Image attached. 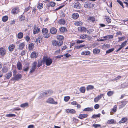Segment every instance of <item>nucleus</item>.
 Returning a JSON list of instances; mask_svg holds the SVG:
<instances>
[{"label":"nucleus","mask_w":128,"mask_h":128,"mask_svg":"<svg viewBox=\"0 0 128 128\" xmlns=\"http://www.w3.org/2000/svg\"><path fill=\"white\" fill-rule=\"evenodd\" d=\"M58 22L60 24L64 25L65 24L66 22L64 20L61 19L59 20Z\"/></svg>","instance_id":"obj_26"},{"label":"nucleus","mask_w":128,"mask_h":128,"mask_svg":"<svg viewBox=\"0 0 128 128\" xmlns=\"http://www.w3.org/2000/svg\"><path fill=\"white\" fill-rule=\"evenodd\" d=\"M50 32L52 34H55L57 32L56 29L54 27H52L51 28L50 30Z\"/></svg>","instance_id":"obj_13"},{"label":"nucleus","mask_w":128,"mask_h":128,"mask_svg":"<svg viewBox=\"0 0 128 128\" xmlns=\"http://www.w3.org/2000/svg\"><path fill=\"white\" fill-rule=\"evenodd\" d=\"M128 120V119L125 117L122 118L121 120L119 122L120 124L124 123L126 122Z\"/></svg>","instance_id":"obj_19"},{"label":"nucleus","mask_w":128,"mask_h":128,"mask_svg":"<svg viewBox=\"0 0 128 128\" xmlns=\"http://www.w3.org/2000/svg\"><path fill=\"white\" fill-rule=\"evenodd\" d=\"M34 47V45L33 44H29L28 48L30 50H32Z\"/></svg>","instance_id":"obj_37"},{"label":"nucleus","mask_w":128,"mask_h":128,"mask_svg":"<svg viewBox=\"0 0 128 128\" xmlns=\"http://www.w3.org/2000/svg\"><path fill=\"white\" fill-rule=\"evenodd\" d=\"M79 90L81 92L84 93L85 92V87H82L80 88Z\"/></svg>","instance_id":"obj_36"},{"label":"nucleus","mask_w":128,"mask_h":128,"mask_svg":"<svg viewBox=\"0 0 128 128\" xmlns=\"http://www.w3.org/2000/svg\"><path fill=\"white\" fill-rule=\"evenodd\" d=\"M29 68V67L28 65L26 66V67L24 68L23 70L25 72H27Z\"/></svg>","instance_id":"obj_57"},{"label":"nucleus","mask_w":128,"mask_h":128,"mask_svg":"<svg viewBox=\"0 0 128 128\" xmlns=\"http://www.w3.org/2000/svg\"><path fill=\"white\" fill-rule=\"evenodd\" d=\"M94 86L92 85H88L86 89L88 91L89 90H92L94 88Z\"/></svg>","instance_id":"obj_29"},{"label":"nucleus","mask_w":128,"mask_h":128,"mask_svg":"<svg viewBox=\"0 0 128 128\" xmlns=\"http://www.w3.org/2000/svg\"><path fill=\"white\" fill-rule=\"evenodd\" d=\"M100 114H94L92 116V118H99L100 117Z\"/></svg>","instance_id":"obj_34"},{"label":"nucleus","mask_w":128,"mask_h":128,"mask_svg":"<svg viewBox=\"0 0 128 128\" xmlns=\"http://www.w3.org/2000/svg\"><path fill=\"white\" fill-rule=\"evenodd\" d=\"M42 32L44 37L48 38L50 36V34L48 32V30L47 28H43L42 29Z\"/></svg>","instance_id":"obj_2"},{"label":"nucleus","mask_w":128,"mask_h":128,"mask_svg":"<svg viewBox=\"0 0 128 128\" xmlns=\"http://www.w3.org/2000/svg\"><path fill=\"white\" fill-rule=\"evenodd\" d=\"M78 29L79 31L84 32L86 31V28L84 27L80 26L78 28Z\"/></svg>","instance_id":"obj_14"},{"label":"nucleus","mask_w":128,"mask_h":128,"mask_svg":"<svg viewBox=\"0 0 128 128\" xmlns=\"http://www.w3.org/2000/svg\"><path fill=\"white\" fill-rule=\"evenodd\" d=\"M93 52L94 54H96L99 53L100 52V50L98 48H95L93 50Z\"/></svg>","instance_id":"obj_21"},{"label":"nucleus","mask_w":128,"mask_h":128,"mask_svg":"<svg viewBox=\"0 0 128 128\" xmlns=\"http://www.w3.org/2000/svg\"><path fill=\"white\" fill-rule=\"evenodd\" d=\"M25 19V17L23 15H21L20 16L19 19L21 21L24 20Z\"/></svg>","instance_id":"obj_49"},{"label":"nucleus","mask_w":128,"mask_h":128,"mask_svg":"<svg viewBox=\"0 0 128 128\" xmlns=\"http://www.w3.org/2000/svg\"><path fill=\"white\" fill-rule=\"evenodd\" d=\"M114 50V48L110 49L107 51L106 52L107 54L113 51Z\"/></svg>","instance_id":"obj_52"},{"label":"nucleus","mask_w":128,"mask_h":128,"mask_svg":"<svg viewBox=\"0 0 128 128\" xmlns=\"http://www.w3.org/2000/svg\"><path fill=\"white\" fill-rule=\"evenodd\" d=\"M103 94H101L100 95L98 96L97 97L95 98L94 99V101L96 102H97L104 96Z\"/></svg>","instance_id":"obj_10"},{"label":"nucleus","mask_w":128,"mask_h":128,"mask_svg":"<svg viewBox=\"0 0 128 128\" xmlns=\"http://www.w3.org/2000/svg\"><path fill=\"white\" fill-rule=\"evenodd\" d=\"M101 126L100 124H93L92 125V126L94 127L95 128H96L98 127H100Z\"/></svg>","instance_id":"obj_53"},{"label":"nucleus","mask_w":128,"mask_h":128,"mask_svg":"<svg viewBox=\"0 0 128 128\" xmlns=\"http://www.w3.org/2000/svg\"><path fill=\"white\" fill-rule=\"evenodd\" d=\"M88 115L87 114H80L78 117L80 119H82L87 117Z\"/></svg>","instance_id":"obj_22"},{"label":"nucleus","mask_w":128,"mask_h":128,"mask_svg":"<svg viewBox=\"0 0 128 128\" xmlns=\"http://www.w3.org/2000/svg\"><path fill=\"white\" fill-rule=\"evenodd\" d=\"M117 1L118 3H119L120 4L121 6H122V7L123 8H124V7L123 6V4L122 2L120 0H117Z\"/></svg>","instance_id":"obj_56"},{"label":"nucleus","mask_w":128,"mask_h":128,"mask_svg":"<svg viewBox=\"0 0 128 128\" xmlns=\"http://www.w3.org/2000/svg\"><path fill=\"white\" fill-rule=\"evenodd\" d=\"M6 50L4 48H0V54H1L2 56H4L6 54Z\"/></svg>","instance_id":"obj_12"},{"label":"nucleus","mask_w":128,"mask_h":128,"mask_svg":"<svg viewBox=\"0 0 128 128\" xmlns=\"http://www.w3.org/2000/svg\"><path fill=\"white\" fill-rule=\"evenodd\" d=\"M22 77V76L20 74H18L14 76L12 78L14 80H17L21 78Z\"/></svg>","instance_id":"obj_9"},{"label":"nucleus","mask_w":128,"mask_h":128,"mask_svg":"<svg viewBox=\"0 0 128 128\" xmlns=\"http://www.w3.org/2000/svg\"><path fill=\"white\" fill-rule=\"evenodd\" d=\"M36 6L38 8L41 9L43 7V5L42 3H38L36 5Z\"/></svg>","instance_id":"obj_25"},{"label":"nucleus","mask_w":128,"mask_h":128,"mask_svg":"<svg viewBox=\"0 0 128 128\" xmlns=\"http://www.w3.org/2000/svg\"><path fill=\"white\" fill-rule=\"evenodd\" d=\"M87 36V35L86 34H81L80 35L79 38L81 39H83L86 38Z\"/></svg>","instance_id":"obj_33"},{"label":"nucleus","mask_w":128,"mask_h":128,"mask_svg":"<svg viewBox=\"0 0 128 128\" xmlns=\"http://www.w3.org/2000/svg\"><path fill=\"white\" fill-rule=\"evenodd\" d=\"M92 110L91 108L88 107L84 108L83 111H90Z\"/></svg>","instance_id":"obj_43"},{"label":"nucleus","mask_w":128,"mask_h":128,"mask_svg":"<svg viewBox=\"0 0 128 128\" xmlns=\"http://www.w3.org/2000/svg\"><path fill=\"white\" fill-rule=\"evenodd\" d=\"M48 96H50L53 93V92L51 90H48Z\"/></svg>","instance_id":"obj_59"},{"label":"nucleus","mask_w":128,"mask_h":128,"mask_svg":"<svg viewBox=\"0 0 128 128\" xmlns=\"http://www.w3.org/2000/svg\"><path fill=\"white\" fill-rule=\"evenodd\" d=\"M37 63L36 62H33L32 64V68L30 69V72L32 73L35 71Z\"/></svg>","instance_id":"obj_6"},{"label":"nucleus","mask_w":128,"mask_h":128,"mask_svg":"<svg viewBox=\"0 0 128 128\" xmlns=\"http://www.w3.org/2000/svg\"><path fill=\"white\" fill-rule=\"evenodd\" d=\"M72 17L74 19H76L78 18L79 15L77 13H74L72 15Z\"/></svg>","instance_id":"obj_16"},{"label":"nucleus","mask_w":128,"mask_h":128,"mask_svg":"<svg viewBox=\"0 0 128 128\" xmlns=\"http://www.w3.org/2000/svg\"><path fill=\"white\" fill-rule=\"evenodd\" d=\"M116 106L115 105L114 106L113 108L111 110L113 112H115L116 111Z\"/></svg>","instance_id":"obj_48"},{"label":"nucleus","mask_w":128,"mask_h":128,"mask_svg":"<svg viewBox=\"0 0 128 128\" xmlns=\"http://www.w3.org/2000/svg\"><path fill=\"white\" fill-rule=\"evenodd\" d=\"M40 29L39 28L36 27V25L34 27L33 32L34 34H38L40 32Z\"/></svg>","instance_id":"obj_7"},{"label":"nucleus","mask_w":128,"mask_h":128,"mask_svg":"<svg viewBox=\"0 0 128 128\" xmlns=\"http://www.w3.org/2000/svg\"><path fill=\"white\" fill-rule=\"evenodd\" d=\"M30 8V6H28L27 8H26L24 10V12H27L29 10Z\"/></svg>","instance_id":"obj_61"},{"label":"nucleus","mask_w":128,"mask_h":128,"mask_svg":"<svg viewBox=\"0 0 128 128\" xmlns=\"http://www.w3.org/2000/svg\"><path fill=\"white\" fill-rule=\"evenodd\" d=\"M34 126L33 125H30L28 126V128H34Z\"/></svg>","instance_id":"obj_64"},{"label":"nucleus","mask_w":128,"mask_h":128,"mask_svg":"<svg viewBox=\"0 0 128 128\" xmlns=\"http://www.w3.org/2000/svg\"><path fill=\"white\" fill-rule=\"evenodd\" d=\"M113 37V36L112 35H108L103 37V38L105 39V40H107L109 39L110 38H112Z\"/></svg>","instance_id":"obj_23"},{"label":"nucleus","mask_w":128,"mask_h":128,"mask_svg":"<svg viewBox=\"0 0 128 128\" xmlns=\"http://www.w3.org/2000/svg\"><path fill=\"white\" fill-rule=\"evenodd\" d=\"M37 54L35 52H32L30 55V57L32 58H36V57Z\"/></svg>","instance_id":"obj_24"},{"label":"nucleus","mask_w":128,"mask_h":128,"mask_svg":"<svg viewBox=\"0 0 128 128\" xmlns=\"http://www.w3.org/2000/svg\"><path fill=\"white\" fill-rule=\"evenodd\" d=\"M124 37H118V39H119V40L118 41V42H120L122 41V40H124Z\"/></svg>","instance_id":"obj_58"},{"label":"nucleus","mask_w":128,"mask_h":128,"mask_svg":"<svg viewBox=\"0 0 128 128\" xmlns=\"http://www.w3.org/2000/svg\"><path fill=\"white\" fill-rule=\"evenodd\" d=\"M28 106V103L27 102H26L20 105V107L21 108H24Z\"/></svg>","instance_id":"obj_35"},{"label":"nucleus","mask_w":128,"mask_h":128,"mask_svg":"<svg viewBox=\"0 0 128 128\" xmlns=\"http://www.w3.org/2000/svg\"><path fill=\"white\" fill-rule=\"evenodd\" d=\"M127 41H125L124 42L122 43L121 45L119 46L121 47L122 48L124 47V46H125L126 44L127 43Z\"/></svg>","instance_id":"obj_41"},{"label":"nucleus","mask_w":128,"mask_h":128,"mask_svg":"<svg viewBox=\"0 0 128 128\" xmlns=\"http://www.w3.org/2000/svg\"><path fill=\"white\" fill-rule=\"evenodd\" d=\"M114 122V120L113 119H110L107 121V123L108 124H113Z\"/></svg>","instance_id":"obj_42"},{"label":"nucleus","mask_w":128,"mask_h":128,"mask_svg":"<svg viewBox=\"0 0 128 128\" xmlns=\"http://www.w3.org/2000/svg\"><path fill=\"white\" fill-rule=\"evenodd\" d=\"M12 72H9L6 74V78L7 79H9L12 76Z\"/></svg>","instance_id":"obj_18"},{"label":"nucleus","mask_w":128,"mask_h":128,"mask_svg":"<svg viewBox=\"0 0 128 128\" xmlns=\"http://www.w3.org/2000/svg\"><path fill=\"white\" fill-rule=\"evenodd\" d=\"M41 38H38L36 39V41H35V42H36L37 43H39L41 42Z\"/></svg>","instance_id":"obj_54"},{"label":"nucleus","mask_w":128,"mask_h":128,"mask_svg":"<svg viewBox=\"0 0 128 128\" xmlns=\"http://www.w3.org/2000/svg\"><path fill=\"white\" fill-rule=\"evenodd\" d=\"M95 20V18L93 16H89L88 18V20L90 21H92V22H94Z\"/></svg>","instance_id":"obj_38"},{"label":"nucleus","mask_w":128,"mask_h":128,"mask_svg":"<svg viewBox=\"0 0 128 128\" xmlns=\"http://www.w3.org/2000/svg\"><path fill=\"white\" fill-rule=\"evenodd\" d=\"M70 99V97L69 96H65L64 98V100L66 102H68Z\"/></svg>","instance_id":"obj_51"},{"label":"nucleus","mask_w":128,"mask_h":128,"mask_svg":"<svg viewBox=\"0 0 128 128\" xmlns=\"http://www.w3.org/2000/svg\"><path fill=\"white\" fill-rule=\"evenodd\" d=\"M43 62V60H40L38 62L37 67L38 68L42 65V63Z\"/></svg>","instance_id":"obj_47"},{"label":"nucleus","mask_w":128,"mask_h":128,"mask_svg":"<svg viewBox=\"0 0 128 128\" xmlns=\"http://www.w3.org/2000/svg\"><path fill=\"white\" fill-rule=\"evenodd\" d=\"M25 46L24 44V42L20 43L19 44L18 49L20 50H22Z\"/></svg>","instance_id":"obj_17"},{"label":"nucleus","mask_w":128,"mask_h":128,"mask_svg":"<svg viewBox=\"0 0 128 128\" xmlns=\"http://www.w3.org/2000/svg\"><path fill=\"white\" fill-rule=\"evenodd\" d=\"M2 70V72L4 73H5L7 72L8 69L7 68L3 67Z\"/></svg>","instance_id":"obj_45"},{"label":"nucleus","mask_w":128,"mask_h":128,"mask_svg":"<svg viewBox=\"0 0 128 128\" xmlns=\"http://www.w3.org/2000/svg\"><path fill=\"white\" fill-rule=\"evenodd\" d=\"M19 12V9L18 8H15L13 9L12 11V12L13 14H17Z\"/></svg>","instance_id":"obj_15"},{"label":"nucleus","mask_w":128,"mask_h":128,"mask_svg":"<svg viewBox=\"0 0 128 128\" xmlns=\"http://www.w3.org/2000/svg\"><path fill=\"white\" fill-rule=\"evenodd\" d=\"M83 24L82 22L80 21H76L74 23V24L76 26H82Z\"/></svg>","instance_id":"obj_28"},{"label":"nucleus","mask_w":128,"mask_h":128,"mask_svg":"<svg viewBox=\"0 0 128 128\" xmlns=\"http://www.w3.org/2000/svg\"><path fill=\"white\" fill-rule=\"evenodd\" d=\"M52 44L53 45L56 46H60L63 44V41L62 40L56 41L54 40L52 41Z\"/></svg>","instance_id":"obj_4"},{"label":"nucleus","mask_w":128,"mask_h":128,"mask_svg":"<svg viewBox=\"0 0 128 128\" xmlns=\"http://www.w3.org/2000/svg\"><path fill=\"white\" fill-rule=\"evenodd\" d=\"M106 21L108 23H110L111 22V20L110 18L108 16H106Z\"/></svg>","instance_id":"obj_40"},{"label":"nucleus","mask_w":128,"mask_h":128,"mask_svg":"<svg viewBox=\"0 0 128 128\" xmlns=\"http://www.w3.org/2000/svg\"><path fill=\"white\" fill-rule=\"evenodd\" d=\"M26 54V52L25 50H23L21 53V56H22L25 54Z\"/></svg>","instance_id":"obj_63"},{"label":"nucleus","mask_w":128,"mask_h":128,"mask_svg":"<svg viewBox=\"0 0 128 128\" xmlns=\"http://www.w3.org/2000/svg\"><path fill=\"white\" fill-rule=\"evenodd\" d=\"M17 68L19 70H21L22 69V64L19 62H18L17 63Z\"/></svg>","instance_id":"obj_20"},{"label":"nucleus","mask_w":128,"mask_h":128,"mask_svg":"<svg viewBox=\"0 0 128 128\" xmlns=\"http://www.w3.org/2000/svg\"><path fill=\"white\" fill-rule=\"evenodd\" d=\"M14 44H12L10 46L8 47L9 50L10 51H13L14 48Z\"/></svg>","instance_id":"obj_27"},{"label":"nucleus","mask_w":128,"mask_h":128,"mask_svg":"<svg viewBox=\"0 0 128 128\" xmlns=\"http://www.w3.org/2000/svg\"><path fill=\"white\" fill-rule=\"evenodd\" d=\"M6 116L7 117H15L16 115L13 114H6Z\"/></svg>","instance_id":"obj_46"},{"label":"nucleus","mask_w":128,"mask_h":128,"mask_svg":"<svg viewBox=\"0 0 128 128\" xmlns=\"http://www.w3.org/2000/svg\"><path fill=\"white\" fill-rule=\"evenodd\" d=\"M73 7L75 8L78 9L80 8L81 7V5L80 3L78 2H76L75 3Z\"/></svg>","instance_id":"obj_8"},{"label":"nucleus","mask_w":128,"mask_h":128,"mask_svg":"<svg viewBox=\"0 0 128 128\" xmlns=\"http://www.w3.org/2000/svg\"><path fill=\"white\" fill-rule=\"evenodd\" d=\"M114 93L113 91H109L108 92L107 94L109 96H111Z\"/></svg>","instance_id":"obj_39"},{"label":"nucleus","mask_w":128,"mask_h":128,"mask_svg":"<svg viewBox=\"0 0 128 128\" xmlns=\"http://www.w3.org/2000/svg\"><path fill=\"white\" fill-rule=\"evenodd\" d=\"M84 7L86 8H92L93 7V5L92 4L89 0L86 1L84 4Z\"/></svg>","instance_id":"obj_3"},{"label":"nucleus","mask_w":128,"mask_h":128,"mask_svg":"<svg viewBox=\"0 0 128 128\" xmlns=\"http://www.w3.org/2000/svg\"><path fill=\"white\" fill-rule=\"evenodd\" d=\"M99 107V106L98 104H95L94 106V108L96 109H98Z\"/></svg>","instance_id":"obj_62"},{"label":"nucleus","mask_w":128,"mask_h":128,"mask_svg":"<svg viewBox=\"0 0 128 128\" xmlns=\"http://www.w3.org/2000/svg\"><path fill=\"white\" fill-rule=\"evenodd\" d=\"M84 42V41L83 40H78L76 41V43L77 44H80L81 43H82Z\"/></svg>","instance_id":"obj_60"},{"label":"nucleus","mask_w":128,"mask_h":128,"mask_svg":"<svg viewBox=\"0 0 128 128\" xmlns=\"http://www.w3.org/2000/svg\"><path fill=\"white\" fill-rule=\"evenodd\" d=\"M121 78V76H118L117 77L115 78L113 80H113L114 81H115L116 80H118Z\"/></svg>","instance_id":"obj_55"},{"label":"nucleus","mask_w":128,"mask_h":128,"mask_svg":"<svg viewBox=\"0 0 128 128\" xmlns=\"http://www.w3.org/2000/svg\"><path fill=\"white\" fill-rule=\"evenodd\" d=\"M49 4L51 7H54L55 6L56 4L54 2H51L49 3Z\"/></svg>","instance_id":"obj_50"},{"label":"nucleus","mask_w":128,"mask_h":128,"mask_svg":"<svg viewBox=\"0 0 128 128\" xmlns=\"http://www.w3.org/2000/svg\"><path fill=\"white\" fill-rule=\"evenodd\" d=\"M66 112L68 114H74L76 112L74 110L72 109H67L66 110Z\"/></svg>","instance_id":"obj_11"},{"label":"nucleus","mask_w":128,"mask_h":128,"mask_svg":"<svg viewBox=\"0 0 128 128\" xmlns=\"http://www.w3.org/2000/svg\"><path fill=\"white\" fill-rule=\"evenodd\" d=\"M52 59L50 58H48L46 56L44 57L43 58V62L44 63H45L47 66H49L52 63Z\"/></svg>","instance_id":"obj_1"},{"label":"nucleus","mask_w":128,"mask_h":128,"mask_svg":"<svg viewBox=\"0 0 128 128\" xmlns=\"http://www.w3.org/2000/svg\"><path fill=\"white\" fill-rule=\"evenodd\" d=\"M8 19V18L6 16H4L2 18V20L4 22H6L7 21Z\"/></svg>","instance_id":"obj_44"},{"label":"nucleus","mask_w":128,"mask_h":128,"mask_svg":"<svg viewBox=\"0 0 128 128\" xmlns=\"http://www.w3.org/2000/svg\"><path fill=\"white\" fill-rule=\"evenodd\" d=\"M57 39L58 40V41L62 40L64 39V37L61 35H59L57 36H56Z\"/></svg>","instance_id":"obj_31"},{"label":"nucleus","mask_w":128,"mask_h":128,"mask_svg":"<svg viewBox=\"0 0 128 128\" xmlns=\"http://www.w3.org/2000/svg\"><path fill=\"white\" fill-rule=\"evenodd\" d=\"M60 32H64L66 30V28L64 27H61L59 28Z\"/></svg>","instance_id":"obj_30"},{"label":"nucleus","mask_w":128,"mask_h":128,"mask_svg":"<svg viewBox=\"0 0 128 128\" xmlns=\"http://www.w3.org/2000/svg\"><path fill=\"white\" fill-rule=\"evenodd\" d=\"M23 36V34L22 32H20L18 34V37L19 39H21L22 38Z\"/></svg>","instance_id":"obj_32"},{"label":"nucleus","mask_w":128,"mask_h":128,"mask_svg":"<svg viewBox=\"0 0 128 128\" xmlns=\"http://www.w3.org/2000/svg\"><path fill=\"white\" fill-rule=\"evenodd\" d=\"M46 102L49 104H58L57 102L55 101L53 98H48Z\"/></svg>","instance_id":"obj_5"}]
</instances>
